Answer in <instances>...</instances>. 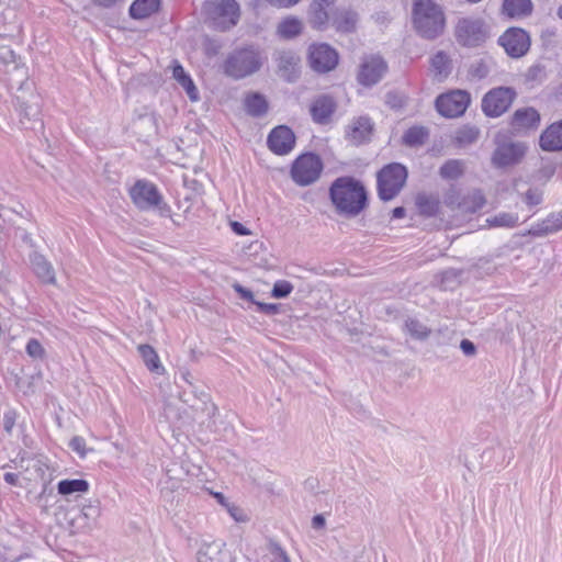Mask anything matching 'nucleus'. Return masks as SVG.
Instances as JSON below:
<instances>
[{"instance_id": "obj_1", "label": "nucleus", "mask_w": 562, "mask_h": 562, "mask_svg": "<svg viewBox=\"0 0 562 562\" xmlns=\"http://www.w3.org/2000/svg\"><path fill=\"white\" fill-rule=\"evenodd\" d=\"M329 194L337 211L347 216H357L367 206L364 187L350 177L336 179L329 189Z\"/></svg>"}, {"instance_id": "obj_2", "label": "nucleus", "mask_w": 562, "mask_h": 562, "mask_svg": "<svg viewBox=\"0 0 562 562\" xmlns=\"http://www.w3.org/2000/svg\"><path fill=\"white\" fill-rule=\"evenodd\" d=\"M263 59L261 52L255 46L236 48L226 56L221 68L225 76L240 80L259 71Z\"/></svg>"}, {"instance_id": "obj_3", "label": "nucleus", "mask_w": 562, "mask_h": 562, "mask_svg": "<svg viewBox=\"0 0 562 562\" xmlns=\"http://www.w3.org/2000/svg\"><path fill=\"white\" fill-rule=\"evenodd\" d=\"M413 23L420 36L434 40L443 32L445 15L441 8L432 0H415Z\"/></svg>"}, {"instance_id": "obj_4", "label": "nucleus", "mask_w": 562, "mask_h": 562, "mask_svg": "<svg viewBox=\"0 0 562 562\" xmlns=\"http://www.w3.org/2000/svg\"><path fill=\"white\" fill-rule=\"evenodd\" d=\"M203 10L212 26L221 32L231 30L240 19V7L236 0L205 1Z\"/></svg>"}, {"instance_id": "obj_5", "label": "nucleus", "mask_w": 562, "mask_h": 562, "mask_svg": "<svg viewBox=\"0 0 562 562\" xmlns=\"http://www.w3.org/2000/svg\"><path fill=\"white\" fill-rule=\"evenodd\" d=\"M130 196L137 209L155 210L160 216L170 215V207L164 202L157 187L146 180H137L130 189Z\"/></svg>"}, {"instance_id": "obj_6", "label": "nucleus", "mask_w": 562, "mask_h": 562, "mask_svg": "<svg viewBox=\"0 0 562 562\" xmlns=\"http://www.w3.org/2000/svg\"><path fill=\"white\" fill-rule=\"evenodd\" d=\"M407 170L401 164H390L378 172V194L383 201L393 200L403 189Z\"/></svg>"}, {"instance_id": "obj_7", "label": "nucleus", "mask_w": 562, "mask_h": 562, "mask_svg": "<svg viewBox=\"0 0 562 562\" xmlns=\"http://www.w3.org/2000/svg\"><path fill=\"white\" fill-rule=\"evenodd\" d=\"M24 86L30 88L29 82H22L19 87L20 94L15 95V106L19 112L20 123L24 128H42L43 124L40 119V98L32 92L25 93Z\"/></svg>"}, {"instance_id": "obj_8", "label": "nucleus", "mask_w": 562, "mask_h": 562, "mask_svg": "<svg viewBox=\"0 0 562 562\" xmlns=\"http://www.w3.org/2000/svg\"><path fill=\"white\" fill-rule=\"evenodd\" d=\"M323 171V162L321 158L307 153L297 157L291 169V176L295 183L300 186H308L315 182Z\"/></svg>"}, {"instance_id": "obj_9", "label": "nucleus", "mask_w": 562, "mask_h": 562, "mask_svg": "<svg viewBox=\"0 0 562 562\" xmlns=\"http://www.w3.org/2000/svg\"><path fill=\"white\" fill-rule=\"evenodd\" d=\"M516 92L509 87H498L490 90L482 99V111L490 117H497L512 105Z\"/></svg>"}, {"instance_id": "obj_10", "label": "nucleus", "mask_w": 562, "mask_h": 562, "mask_svg": "<svg viewBox=\"0 0 562 562\" xmlns=\"http://www.w3.org/2000/svg\"><path fill=\"white\" fill-rule=\"evenodd\" d=\"M470 94L464 90H452L436 99V109L445 117L462 115L470 104Z\"/></svg>"}, {"instance_id": "obj_11", "label": "nucleus", "mask_w": 562, "mask_h": 562, "mask_svg": "<svg viewBox=\"0 0 562 562\" xmlns=\"http://www.w3.org/2000/svg\"><path fill=\"white\" fill-rule=\"evenodd\" d=\"M457 41L468 47H475L485 42L487 32L481 20L461 19L456 27Z\"/></svg>"}, {"instance_id": "obj_12", "label": "nucleus", "mask_w": 562, "mask_h": 562, "mask_svg": "<svg viewBox=\"0 0 562 562\" xmlns=\"http://www.w3.org/2000/svg\"><path fill=\"white\" fill-rule=\"evenodd\" d=\"M308 63L313 70L325 74L338 64V53L328 44H312L308 48Z\"/></svg>"}, {"instance_id": "obj_13", "label": "nucleus", "mask_w": 562, "mask_h": 562, "mask_svg": "<svg viewBox=\"0 0 562 562\" xmlns=\"http://www.w3.org/2000/svg\"><path fill=\"white\" fill-rule=\"evenodd\" d=\"M499 44L512 57L524 56L530 46L529 35L522 29H509L501 37Z\"/></svg>"}, {"instance_id": "obj_14", "label": "nucleus", "mask_w": 562, "mask_h": 562, "mask_svg": "<svg viewBox=\"0 0 562 562\" xmlns=\"http://www.w3.org/2000/svg\"><path fill=\"white\" fill-rule=\"evenodd\" d=\"M387 65L380 56L367 57L361 66L358 74V81L362 86H373L378 83L384 74L386 72Z\"/></svg>"}, {"instance_id": "obj_15", "label": "nucleus", "mask_w": 562, "mask_h": 562, "mask_svg": "<svg viewBox=\"0 0 562 562\" xmlns=\"http://www.w3.org/2000/svg\"><path fill=\"white\" fill-rule=\"evenodd\" d=\"M267 144L274 154L286 155L295 145V135L290 127L280 125L270 132Z\"/></svg>"}, {"instance_id": "obj_16", "label": "nucleus", "mask_w": 562, "mask_h": 562, "mask_svg": "<svg viewBox=\"0 0 562 562\" xmlns=\"http://www.w3.org/2000/svg\"><path fill=\"white\" fill-rule=\"evenodd\" d=\"M526 147L521 143H502L498 144L492 161L496 167H507L510 165L518 164L525 155Z\"/></svg>"}, {"instance_id": "obj_17", "label": "nucleus", "mask_w": 562, "mask_h": 562, "mask_svg": "<svg viewBox=\"0 0 562 562\" xmlns=\"http://www.w3.org/2000/svg\"><path fill=\"white\" fill-rule=\"evenodd\" d=\"M278 74L281 78L289 82L296 80L300 74V58L291 50H281L277 58Z\"/></svg>"}, {"instance_id": "obj_18", "label": "nucleus", "mask_w": 562, "mask_h": 562, "mask_svg": "<svg viewBox=\"0 0 562 562\" xmlns=\"http://www.w3.org/2000/svg\"><path fill=\"white\" fill-rule=\"evenodd\" d=\"M334 0H313L310 5V23L315 29H323L335 11Z\"/></svg>"}, {"instance_id": "obj_19", "label": "nucleus", "mask_w": 562, "mask_h": 562, "mask_svg": "<svg viewBox=\"0 0 562 562\" xmlns=\"http://www.w3.org/2000/svg\"><path fill=\"white\" fill-rule=\"evenodd\" d=\"M336 111V102L330 95H319L311 104L310 113L317 124H327Z\"/></svg>"}, {"instance_id": "obj_20", "label": "nucleus", "mask_w": 562, "mask_h": 562, "mask_svg": "<svg viewBox=\"0 0 562 562\" xmlns=\"http://www.w3.org/2000/svg\"><path fill=\"white\" fill-rule=\"evenodd\" d=\"M373 132V124L369 117L360 116L348 126L347 137L353 145L369 142Z\"/></svg>"}, {"instance_id": "obj_21", "label": "nucleus", "mask_w": 562, "mask_h": 562, "mask_svg": "<svg viewBox=\"0 0 562 562\" xmlns=\"http://www.w3.org/2000/svg\"><path fill=\"white\" fill-rule=\"evenodd\" d=\"M30 262L35 276L45 284H56V274L53 265L40 252L30 255Z\"/></svg>"}, {"instance_id": "obj_22", "label": "nucleus", "mask_w": 562, "mask_h": 562, "mask_svg": "<svg viewBox=\"0 0 562 562\" xmlns=\"http://www.w3.org/2000/svg\"><path fill=\"white\" fill-rule=\"evenodd\" d=\"M540 123V114L533 108H524L515 111L512 125L515 130L537 128Z\"/></svg>"}, {"instance_id": "obj_23", "label": "nucleus", "mask_w": 562, "mask_h": 562, "mask_svg": "<svg viewBox=\"0 0 562 562\" xmlns=\"http://www.w3.org/2000/svg\"><path fill=\"white\" fill-rule=\"evenodd\" d=\"M540 146L547 151L562 150V122L551 124L541 134Z\"/></svg>"}, {"instance_id": "obj_24", "label": "nucleus", "mask_w": 562, "mask_h": 562, "mask_svg": "<svg viewBox=\"0 0 562 562\" xmlns=\"http://www.w3.org/2000/svg\"><path fill=\"white\" fill-rule=\"evenodd\" d=\"M331 21L338 31L350 33L356 30L358 14L355 11L345 8L335 9Z\"/></svg>"}, {"instance_id": "obj_25", "label": "nucleus", "mask_w": 562, "mask_h": 562, "mask_svg": "<svg viewBox=\"0 0 562 562\" xmlns=\"http://www.w3.org/2000/svg\"><path fill=\"white\" fill-rule=\"evenodd\" d=\"M225 543L222 541H212L204 543L196 552L198 562H224L223 549Z\"/></svg>"}, {"instance_id": "obj_26", "label": "nucleus", "mask_w": 562, "mask_h": 562, "mask_svg": "<svg viewBox=\"0 0 562 562\" xmlns=\"http://www.w3.org/2000/svg\"><path fill=\"white\" fill-rule=\"evenodd\" d=\"M172 77L184 89L191 101L199 100V91L191 77L184 71L183 67L177 61H173Z\"/></svg>"}, {"instance_id": "obj_27", "label": "nucleus", "mask_w": 562, "mask_h": 562, "mask_svg": "<svg viewBox=\"0 0 562 562\" xmlns=\"http://www.w3.org/2000/svg\"><path fill=\"white\" fill-rule=\"evenodd\" d=\"M190 408L193 412V420L201 424L214 416L216 411L207 394H203L202 397L198 398L195 403L190 405Z\"/></svg>"}, {"instance_id": "obj_28", "label": "nucleus", "mask_w": 562, "mask_h": 562, "mask_svg": "<svg viewBox=\"0 0 562 562\" xmlns=\"http://www.w3.org/2000/svg\"><path fill=\"white\" fill-rule=\"evenodd\" d=\"M562 228V212L552 213L541 223L536 224L530 229V234L535 236H546Z\"/></svg>"}, {"instance_id": "obj_29", "label": "nucleus", "mask_w": 562, "mask_h": 562, "mask_svg": "<svg viewBox=\"0 0 562 562\" xmlns=\"http://www.w3.org/2000/svg\"><path fill=\"white\" fill-rule=\"evenodd\" d=\"M503 13L509 18H525L532 11V2L530 0H504Z\"/></svg>"}, {"instance_id": "obj_30", "label": "nucleus", "mask_w": 562, "mask_h": 562, "mask_svg": "<svg viewBox=\"0 0 562 562\" xmlns=\"http://www.w3.org/2000/svg\"><path fill=\"white\" fill-rule=\"evenodd\" d=\"M430 70L438 81L445 80L451 72V60L443 52H438L430 60Z\"/></svg>"}, {"instance_id": "obj_31", "label": "nucleus", "mask_w": 562, "mask_h": 562, "mask_svg": "<svg viewBox=\"0 0 562 562\" xmlns=\"http://www.w3.org/2000/svg\"><path fill=\"white\" fill-rule=\"evenodd\" d=\"M244 104L246 112L255 117L262 116L268 111V102L266 98L258 92L247 94L245 97Z\"/></svg>"}, {"instance_id": "obj_32", "label": "nucleus", "mask_w": 562, "mask_h": 562, "mask_svg": "<svg viewBox=\"0 0 562 562\" xmlns=\"http://www.w3.org/2000/svg\"><path fill=\"white\" fill-rule=\"evenodd\" d=\"M159 0H135L130 7V14L133 19H145L159 9Z\"/></svg>"}, {"instance_id": "obj_33", "label": "nucleus", "mask_w": 562, "mask_h": 562, "mask_svg": "<svg viewBox=\"0 0 562 562\" xmlns=\"http://www.w3.org/2000/svg\"><path fill=\"white\" fill-rule=\"evenodd\" d=\"M403 330L415 340L424 341L430 334L431 329L417 318L407 317L404 322Z\"/></svg>"}, {"instance_id": "obj_34", "label": "nucleus", "mask_w": 562, "mask_h": 562, "mask_svg": "<svg viewBox=\"0 0 562 562\" xmlns=\"http://www.w3.org/2000/svg\"><path fill=\"white\" fill-rule=\"evenodd\" d=\"M486 200L480 190H473L462 196L461 211L462 214H472L481 210Z\"/></svg>"}, {"instance_id": "obj_35", "label": "nucleus", "mask_w": 562, "mask_h": 562, "mask_svg": "<svg viewBox=\"0 0 562 562\" xmlns=\"http://www.w3.org/2000/svg\"><path fill=\"white\" fill-rule=\"evenodd\" d=\"M416 205L420 214L426 216H434L439 211L440 201L436 195L419 193L416 196Z\"/></svg>"}, {"instance_id": "obj_36", "label": "nucleus", "mask_w": 562, "mask_h": 562, "mask_svg": "<svg viewBox=\"0 0 562 562\" xmlns=\"http://www.w3.org/2000/svg\"><path fill=\"white\" fill-rule=\"evenodd\" d=\"M9 38L4 35H0V66L12 65L16 72H21L22 76L26 75L23 67H19L15 63V54L12 48L7 44Z\"/></svg>"}, {"instance_id": "obj_37", "label": "nucleus", "mask_w": 562, "mask_h": 562, "mask_svg": "<svg viewBox=\"0 0 562 562\" xmlns=\"http://www.w3.org/2000/svg\"><path fill=\"white\" fill-rule=\"evenodd\" d=\"M464 172V161L461 159H449L439 169L442 179L454 180Z\"/></svg>"}, {"instance_id": "obj_38", "label": "nucleus", "mask_w": 562, "mask_h": 562, "mask_svg": "<svg viewBox=\"0 0 562 562\" xmlns=\"http://www.w3.org/2000/svg\"><path fill=\"white\" fill-rule=\"evenodd\" d=\"M303 24L296 18H288L279 23L278 34L283 38H292L302 32Z\"/></svg>"}, {"instance_id": "obj_39", "label": "nucleus", "mask_w": 562, "mask_h": 562, "mask_svg": "<svg viewBox=\"0 0 562 562\" xmlns=\"http://www.w3.org/2000/svg\"><path fill=\"white\" fill-rule=\"evenodd\" d=\"M88 490L89 483L81 479L63 480L57 485V491L61 495H70L76 492L86 493Z\"/></svg>"}, {"instance_id": "obj_40", "label": "nucleus", "mask_w": 562, "mask_h": 562, "mask_svg": "<svg viewBox=\"0 0 562 562\" xmlns=\"http://www.w3.org/2000/svg\"><path fill=\"white\" fill-rule=\"evenodd\" d=\"M138 351L146 364V367L153 372H159L162 370L159 358L155 349L149 345H139Z\"/></svg>"}, {"instance_id": "obj_41", "label": "nucleus", "mask_w": 562, "mask_h": 562, "mask_svg": "<svg viewBox=\"0 0 562 562\" xmlns=\"http://www.w3.org/2000/svg\"><path fill=\"white\" fill-rule=\"evenodd\" d=\"M428 136V132L425 127L413 126L408 128L403 135V143L407 146H419L423 145Z\"/></svg>"}, {"instance_id": "obj_42", "label": "nucleus", "mask_w": 562, "mask_h": 562, "mask_svg": "<svg viewBox=\"0 0 562 562\" xmlns=\"http://www.w3.org/2000/svg\"><path fill=\"white\" fill-rule=\"evenodd\" d=\"M518 220L517 214L503 212L488 217L486 223L491 227H515L518 224Z\"/></svg>"}, {"instance_id": "obj_43", "label": "nucleus", "mask_w": 562, "mask_h": 562, "mask_svg": "<svg viewBox=\"0 0 562 562\" xmlns=\"http://www.w3.org/2000/svg\"><path fill=\"white\" fill-rule=\"evenodd\" d=\"M480 131L474 126H463L456 132L454 139L460 146H468L476 142Z\"/></svg>"}, {"instance_id": "obj_44", "label": "nucleus", "mask_w": 562, "mask_h": 562, "mask_svg": "<svg viewBox=\"0 0 562 562\" xmlns=\"http://www.w3.org/2000/svg\"><path fill=\"white\" fill-rule=\"evenodd\" d=\"M293 285L285 280H279L273 284L272 296L277 299H283L291 294Z\"/></svg>"}, {"instance_id": "obj_45", "label": "nucleus", "mask_w": 562, "mask_h": 562, "mask_svg": "<svg viewBox=\"0 0 562 562\" xmlns=\"http://www.w3.org/2000/svg\"><path fill=\"white\" fill-rule=\"evenodd\" d=\"M462 194L456 189H450L443 199V203L451 210L461 211Z\"/></svg>"}, {"instance_id": "obj_46", "label": "nucleus", "mask_w": 562, "mask_h": 562, "mask_svg": "<svg viewBox=\"0 0 562 562\" xmlns=\"http://www.w3.org/2000/svg\"><path fill=\"white\" fill-rule=\"evenodd\" d=\"M25 350L26 353L33 359H43L46 355L44 347L35 338H32L27 341Z\"/></svg>"}, {"instance_id": "obj_47", "label": "nucleus", "mask_w": 562, "mask_h": 562, "mask_svg": "<svg viewBox=\"0 0 562 562\" xmlns=\"http://www.w3.org/2000/svg\"><path fill=\"white\" fill-rule=\"evenodd\" d=\"M30 464L27 465V470L30 469V465L35 471V475L33 477H29V480H37V479H44L46 472L48 471V467L40 459H31Z\"/></svg>"}, {"instance_id": "obj_48", "label": "nucleus", "mask_w": 562, "mask_h": 562, "mask_svg": "<svg viewBox=\"0 0 562 562\" xmlns=\"http://www.w3.org/2000/svg\"><path fill=\"white\" fill-rule=\"evenodd\" d=\"M269 552L272 557V562H291L286 552L276 542L270 543Z\"/></svg>"}, {"instance_id": "obj_49", "label": "nucleus", "mask_w": 562, "mask_h": 562, "mask_svg": "<svg viewBox=\"0 0 562 562\" xmlns=\"http://www.w3.org/2000/svg\"><path fill=\"white\" fill-rule=\"evenodd\" d=\"M164 416L166 420L170 424H176L182 419L179 408H177L173 404L167 403L164 407Z\"/></svg>"}, {"instance_id": "obj_50", "label": "nucleus", "mask_w": 562, "mask_h": 562, "mask_svg": "<svg viewBox=\"0 0 562 562\" xmlns=\"http://www.w3.org/2000/svg\"><path fill=\"white\" fill-rule=\"evenodd\" d=\"M81 513L85 516V518L94 521L100 515L99 503L95 502L85 505L81 509Z\"/></svg>"}, {"instance_id": "obj_51", "label": "nucleus", "mask_w": 562, "mask_h": 562, "mask_svg": "<svg viewBox=\"0 0 562 562\" xmlns=\"http://www.w3.org/2000/svg\"><path fill=\"white\" fill-rule=\"evenodd\" d=\"M226 508H227L228 514L235 521L246 522L248 520V516L245 514V512L240 507L229 503V504H227Z\"/></svg>"}, {"instance_id": "obj_52", "label": "nucleus", "mask_w": 562, "mask_h": 562, "mask_svg": "<svg viewBox=\"0 0 562 562\" xmlns=\"http://www.w3.org/2000/svg\"><path fill=\"white\" fill-rule=\"evenodd\" d=\"M69 447L77 452L80 457H85L87 453L86 450V440L82 437L75 436L70 442Z\"/></svg>"}, {"instance_id": "obj_53", "label": "nucleus", "mask_w": 562, "mask_h": 562, "mask_svg": "<svg viewBox=\"0 0 562 562\" xmlns=\"http://www.w3.org/2000/svg\"><path fill=\"white\" fill-rule=\"evenodd\" d=\"M541 201L542 194L538 190L529 189L525 194V202L530 206L538 205Z\"/></svg>"}, {"instance_id": "obj_54", "label": "nucleus", "mask_w": 562, "mask_h": 562, "mask_svg": "<svg viewBox=\"0 0 562 562\" xmlns=\"http://www.w3.org/2000/svg\"><path fill=\"white\" fill-rule=\"evenodd\" d=\"M544 76L543 67L540 65L532 66L528 69L526 78L528 81L541 80Z\"/></svg>"}, {"instance_id": "obj_55", "label": "nucleus", "mask_w": 562, "mask_h": 562, "mask_svg": "<svg viewBox=\"0 0 562 562\" xmlns=\"http://www.w3.org/2000/svg\"><path fill=\"white\" fill-rule=\"evenodd\" d=\"M255 304L257 305L259 312H262L267 315H274V314H278L280 311L279 304L261 303V302H255Z\"/></svg>"}, {"instance_id": "obj_56", "label": "nucleus", "mask_w": 562, "mask_h": 562, "mask_svg": "<svg viewBox=\"0 0 562 562\" xmlns=\"http://www.w3.org/2000/svg\"><path fill=\"white\" fill-rule=\"evenodd\" d=\"M234 290L240 295L243 300L250 301L255 304L257 302L254 297V294L250 290L244 288L243 285L236 283L233 285Z\"/></svg>"}, {"instance_id": "obj_57", "label": "nucleus", "mask_w": 562, "mask_h": 562, "mask_svg": "<svg viewBox=\"0 0 562 562\" xmlns=\"http://www.w3.org/2000/svg\"><path fill=\"white\" fill-rule=\"evenodd\" d=\"M460 349L468 357H473L476 353L475 345L469 339H462L460 342Z\"/></svg>"}, {"instance_id": "obj_58", "label": "nucleus", "mask_w": 562, "mask_h": 562, "mask_svg": "<svg viewBox=\"0 0 562 562\" xmlns=\"http://www.w3.org/2000/svg\"><path fill=\"white\" fill-rule=\"evenodd\" d=\"M386 103L391 108H400L403 105V100L400 95H397L395 92H389L386 94Z\"/></svg>"}, {"instance_id": "obj_59", "label": "nucleus", "mask_w": 562, "mask_h": 562, "mask_svg": "<svg viewBox=\"0 0 562 562\" xmlns=\"http://www.w3.org/2000/svg\"><path fill=\"white\" fill-rule=\"evenodd\" d=\"M300 0H267L271 5L277 8H289L296 4Z\"/></svg>"}, {"instance_id": "obj_60", "label": "nucleus", "mask_w": 562, "mask_h": 562, "mask_svg": "<svg viewBox=\"0 0 562 562\" xmlns=\"http://www.w3.org/2000/svg\"><path fill=\"white\" fill-rule=\"evenodd\" d=\"M221 45L214 41H209L205 45V52L209 56H215L218 54Z\"/></svg>"}, {"instance_id": "obj_61", "label": "nucleus", "mask_w": 562, "mask_h": 562, "mask_svg": "<svg viewBox=\"0 0 562 562\" xmlns=\"http://www.w3.org/2000/svg\"><path fill=\"white\" fill-rule=\"evenodd\" d=\"M231 227L233 229L234 233H236L237 235H248L249 234V231L239 222H232L231 223Z\"/></svg>"}, {"instance_id": "obj_62", "label": "nucleus", "mask_w": 562, "mask_h": 562, "mask_svg": "<svg viewBox=\"0 0 562 562\" xmlns=\"http://www.w3.org/2000/svg\"><path fill=\"white\" fill-rule=\"evenodd\" d=\"M325 517L323 515H316L312 519V527L314 529H322L325 527Z\"/></svg>"}, {"instance_id": "obj_63", "label": "nucleus", "mask_w": 562, "mask_h": 562, "mask_svg": "<svg viewBox=\"0 0 562 562\" xmlns=\"http://www.w3.org/2000/svg\"><path fill=\"white\" fill-rule=\"evenodd\" d=\"M14 425V419L12 416H10L9 414H5L4 415V429L10 432L12 427Z\"/></svg>"}, {"instance_id": "obj_64", "label": "nucleus", "mask_w": 562, "mask_h": 562, "mask_svg": "<svg viewBox=\"0 0 562 562\" xmlns=\"http://www.w3.org/2000/svg\"><path fill=\"white\" fill-rule=\"evenodd\" d=\"M405 209L403 206H397L392 211L393 218H403L405 216Z\"/></svg>"}]
</instances>
